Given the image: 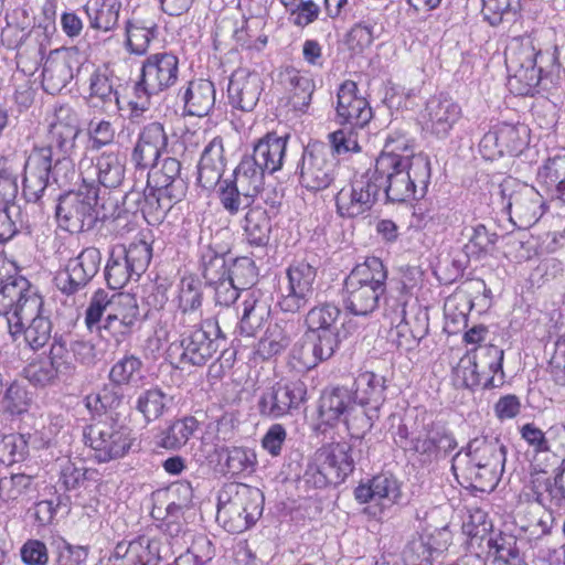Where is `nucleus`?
<instances>
[{"mask_svg":"<svg viewBox=\"0 0 565 565\" xmlns=\"http://www.w3.org/2000/svg\"><path fill=\"white\" fill-rule=\"evenodd\" d=\"M425 113L427 130L437 139L448 138L462 116L460 105L445 93L428 98Z\"/></svg>","mask_w":565,"mask_h":565,"instance_id":"6ab92c4d","label":"nucleus"},{"mask_svg":"<svg viewBox=\"0 0 565 565\" xmlns=\"http://www.w3.org/2000/svg\"><path fill=\"white\" fill-rule=\"evenodd\" d=\"M230 262V250L224 254H218L216 249H204L201 255L203 276L209 282H212L220 277L227 276V264Z\"/></svg>","mask_w":565,"mask_h":565,"instance_id":"864d4df0","label":"nucleus"},{"mask_svg":"<svg viewBox=\"0 0 565 565\" xmlns=\"http://www.w3.org/2000/svg\"><path fill=\"white\" fill-rule=\"evenodd\" d=\"M509 76L508 86L512 94L522 97H535L551 94L565 83V68L559 62V49L552 45L535 49L522 45L505 60Z\"/></svg>","mask_w":565,"mask_h":565,"instance_id":"f03ea898","label":"nucleus"},{"mask_svg":"<svg viewBox=\"0 0 565 565\" xmlns=\"http://www.w3.org/2000/svg\"><path fill=\"white\" fill-rule=\"evenodd\" d=\"M269 299L259 289L243 294L242 315L238 323L241 334L254 337L270 317Z\"/></svg>","mask_w":565,"mask_h":565,"instance_id":"b1692460","label":"nucleus"},{"mask_svg":"<svg viewBox=\"0 0 565 565\" xmlns=\"http://www.w3.org/2000/svg\"><path fill=\"white\" fill-rule=\"evenodd\" d=\"M178 75L179 58L173 53L161 52L147 56L132 87L135 99L126 100L130 117H139L147 111L151 97L174 85Z\"/></svg>","mask_w":565,"mask_h":565,"instance_id":"423d86ee","label":"nucleus"},{"mask_svg":"<svg viewBox=\"0 0 565 565\" xmlns=\"http://www.w3.org/2000/svg\"><path fill=\"white\" fill-rule=\"evenodd\" d=\"M356 129L360 128L347 125L328 135L329 143L327 145L332 156L338 158L341 154L361 152L362 148L359 145Z\"/></svg>","mask_w":565,"mask_h":565,"instance_id":"c03bdc74","label":"nucleus"},{"mask_svg":"<svg viewBox=\"0 0 565 565\" xmlns=\"http://www.w3.org/2000/svg\"><path fill=\"white\" fill-rule=\"evenodd\" d=\"M124 168L119 163L99 159L94 163L93 158L84 157L78 162V178L81 184L77 190L73 189V209L81 225L78 233L83 234L94 230L99 222L96 210L98 204L99 184L105 188H115L119 184Z\"/></svg>","mask_w":565,"mask_h":565,"instance_id":"20e7f679","label":"nucleus"},{"mask_svg":"<svg viewBox=\"0 0 565 565\" xmlns=\"http://www.w3.org/2000/svg\"><path fill=\"white\" fill-rule=\"evenodd\" d=\"M353 399L362 405L380 408L385 399V379L374 372L360 373L354 381Z\"/></svg>","mask_w":565,"mask_h":565,"instance_id":"c9c22d12","label":"nucleus"},{"mask_svg":"<svg viewBox=\"0 0 565 565\" xmlns=\"http://www.w3.org/2000/svg\"><path fill=\"white\" fill-rule=\"evenodd\" d=\"M231 266L228 267L227 277L232 279L237 287L242 288L243 294L248 290V286L253 285L257 278V268L252 258L231 257Z\"/></svg>","mask_w":565,"mask_h":565,"instance_id":"8fccbe9b","label":"nucleus"},{"mask_svg":"<svg viewBox=\"0 0 565 565\" xmlns=\"http://www.w3.org/2000/svg\"><path fill=\"white\" fill-rule=\"evenodd\" d=\"M529 484L535 500L541 504L565 505V462L552 478L546 471H533Z\"/></svg>","mask_w":565,"mask_h":565,"instance_id":"393cba45","label":"nucleus"},{"mask_svg":"<svg viewBox=\"0 0 565 565\" xmlns=\"http://www.w3.org/2000/svg\"><path fill=\"white\" fill-rule=\"evenodd\" d=\"M82 436L98 462L124 457L134 443L131 429L113 417L85 426Z\"/></svg>","mask_w":565,"mask_h":565,"instance_id":"1a4fd4ad","label":"nucleus"},{"mask_svg":"<svg viewBox=\"0 0 565 565\" xmlns=\"http://www.w3.org/2000/svg\"><path fill=\"white\" fill-rule=\"evenodd\" d=\"M291 326L288 322L269 324L255 348V354L268 360L280 354L291 342Z\"/></svg>","mask_w":565,"mask_h":565,"instance_id":"f704fd0d","label":"nucleus"},{"mask_svg":"<svg viewBox=\"0 0 565 565\" xmlns=\"http://www.w3.org/2000/svg\"><path fill=\"white\" fill-rule=\"evenodd\" d=\"M32 484V478L24 473L11 475L0 479V500L13 502L24 495Z\"/></svg>","mask_w":565,"mask_h":565,"instance_id":"052dcab7","label":"nucleus"},{"mask_svg":"<svg viewBox=\"0 0 565 565\" xmlns=\"http://www.w3.org/2000/svg\"><path fill=\"white\" fill-rule=\"evenodd\" d=\"M109 380L118 386H140L145 380L142 361L134 354L124 355L111 366Z\"/></svg>","mask_w":565,"mask_h":565,"instance_id":"4c0bfd02","label":"nucleus"},{"mask_svg":"<svg viewBox=\"0 0 565 565\" xmlns=\"http://www.w3.org/2000/svg\"><path fill=\"white\" fill-rule=\"evenodd\" d=\"M181 99L184 104V116L205 117L215 105L214 83L204 78L190 81L181 93Z\"/></svg>","mask_w":565,"mask_h":565,"instance_id":"a878e982","label":"nucleus"},{"mask_svg":"<svg viewBox=\"0 0 565 565\" xmlns=\"http://www.w3.org/2000/svg\"><path fill=\"white\" fill-rule=\"evenodd\" d=\"M264 495L259 489L243 483H230L218 495L217 521L230 533H242L262 516Z\"/></svg>","mask_w":565,"mask_h":565,"instance_id":"0eeeda50","label":"nucleus"},{"mask_svg":"<svg viewBox=\"0 0 565 565\" xmlns=\"http://www.w3.org/2000/svg\"><path fill=\"white\" fill-rule=\"evenodd\" d=\"M220 328L213 320H206L201 328L184 334L177 348L180 351L181 365L202 366L218 350L217 337Z\"/></svg>","mask_w":565,"mask_h":565,"instance_id":"4468645a","label":"nucleus"},{"mask_svg":"<svg viewBox=\"0 0 565 565\" xmlns=\"http://www.w3.org/2000/svg\"><path fill=\"white\" fill-rule=\"evenodd\" d=\"M263 90V83L257 76H246L242 79L230 77L227 84V98L233 108L242 111H252Z\"/></svg>","mask_w":565,"mask_h":565,"instance_id":"c756f323","label":"nucleus"},{"mask_svg":"<svg viewBox=\"0 0 565 565\" xmlns=\"http://www.w3.org/2000/svg\"><path fill=\"white\" fill-rule=\"evenodd\" d=\"M387 270L379 257H367L344 280L343 302L355 316H367L377 307L386 288Z\"/></svg>","mask_w":565,"mask_h":565,"instance_id":"39448f33","label":"nucleus"},{"mask_svg":"<svg viewBox=\"0 0 565 565\" xmlns=\"http://www.w3.org/2000/svg\"><path fill=\"white\" fill-rule=\"evenodd\" d=\"M316 277V267L305 260L296 262L287 269L288 284L301 289L310 296H313Z\"/></svg>","mask_w":565,"mask_h":565,"instance_id":"603ef678","label":"nucleus"},{"mask_svg":"<svg viewBox=\"0 0 565 565\" xmlns=\"http://www.w3.org/2000/svg\"><path fill=\"white\" fill-rule=\"evenodd\" d=\"M28 440L24 435L9 434L0 439L1 461L13 463L23 460L28 455Z\"/></svg>","mask_w":565,"mask_h":565,"instance_id":"4d7b16f0","label":"nucleus"},{"mask_svg":"<svg viewBox=\"0 0 565 565\" xmlns=\"http://www.w3.org/2000/svg\"><path fill=\"white\" fill-rule=\"evenodd\" d=\"M157 35V26L150 28L139 25L127 21L125 46L127 51L135 55H145L149 49L151 41Z\"/></svg>","mask_w":565,"mask_h":565,"instance_id":"a18cd8bd","label":"nucleus"},{"mask_svg":"<svg viewBox=\"0 0 565 565\" xmlns=\"http://www.w3.org/2000/svg\"><path fill=\"white\" fill-rule=\"evenodd\" d=\"M70 193V190H65L61 193L55 207V221L57 224L55 230V244L58 245V247L66 245L71 237V209L65 206Z\"/></svg>","mask_w":565,"mask_h":565,"instance_id":"69168bd1","label":"nucleus"},{"mask_svg":"<svg viewBox=\"0 0 565 565\" xmlns=\"http://www.w3.org/2000/svg\"><path fill=\"white\" fill-rule=\"evenodd\" d=\"M415 139L409 137L405 131L393 130L387 134L382 151L379 154L417 157L415 152Z\"/></svg>","mask_w":565,"mask_h":565,"instance_id":"5fc2aeb1","label":"nucleus"},{"mask_svg":"<svg viewBox=\"0 0 565 565\" xmlns=\"http://www.w3.org/2000/svg\"><path fill=\"white\" fill-rule=\"evenodd\" d=\"M128 563L148 565L159 555L158 542L147 535H140L127 545Z\"/></svg>","mask_w":565,"mask_h":565,"instance_id":"09e8293b","label":"nucleus"},{"mask_svg":"<svg viewBox=\"0 0 565 565\" xmlns=\"http://www.w3.org/2000/svg\"><path fill=\"white\" fill-rule=\"evenodd\" d=\"M85 71L89 73V90L90 96L102 99L104 105L114 104V111L124 109V99L120 92L114 88L105 74H100L93 63H81L77 67L76 76Z\"/></svg>","mask_w":565,"mask_h":565,"instance_id":"72a5a7b5","label":"nucleus"},{"mask_svg":"<svg viewBox=\"0 0 565 565\" xmlns=\"http://www.w3.org/2000/svg\"><path fill=\"white\" fill-rule=\"evenodd\" d=\"M341 310L338 306L329 302L312 307L306 315L308 332L321 339H331V343L338 347V321Z\"/></svg>","mask_w":565,"mask_h":565,"instance_id":"bb28decb","label":"nucleus"},{"mask_svg":"<svg viewBox=\"0 0 565 565\" xmlns=\"http://www.w3.org/2000/svg\"><path fill=\"white\" fill-rule=\"evenodd\" d=\"M365 173L384 192V203H408L416 199L418 189L425 198L431 180V161L427 153L417 157L379 154L374 167Z\"/></svg>","mask_w":565,"mask_h":565,"instance_id":"7ed1b4c3","label":"nucleus"},{"mask_svg":"<svg viewBox=\"0 0 565 565\" xmlns=\"http://www.w3.org/2000/svg\"><path fill=\"white\" fill-rule=\"evenodd\" d=\"M492 565H527L512 534L499 533L488 540Z\"/></svg>","mask_w":565,"mask_h":565,"instance_id":"e433bc0d","label":"nucleus"},{"mask_svg":"<svg viewBox=\"0 0 565 565\" xmlns=\"http://www.w3.org/2000/svg\"><path fill=\"white\" fill-rule=\"evenodd\" d=\"M0 316H3L12 338L21 335V321H30L22 335L25 344L36 351L51 338L52 323L43 315V299L25 277L11 278L0 285Z\"/></svg>","mask_w":565,"mask_h":565,"instance_id":"f257e3e1","label":"nucleus"},{"mask_svg":"<svg viewBox=\"0 0 565 565\" xmlns=\"http://www.w3.org/2000/svg\"><path fill=\"white\" fill-rule=\"evenodd\" d=\"M167 200L166 195L161 192L154 191L151 188L145 186L142 191V217L151 224V222L160 221L167 211L172 206V202L164 203Z\"/></svg>","mask_w":565,"mask_h":565,"instance_id":"6e6d98bb","label":"nucleus"},{"mask_svg":"<svg viewBox=\"0 0 565 565\" xmlns=\"http://www.w3.org/2000/svg\"><path fill=\"white\" fill-rule=\"evenodd\" d=\"M434 548L423 537L413 540L404 550L403 556L406 565H430Z\"/></svg>","mask_w":565,"mask_h":565,"instance_id":"774afa93","label":"nucleus"},{"mask_svg":"<svg viewBox=\"0 0 565 565\" xmlns=\"http://www.w3.org/2000/svg\"><path fill=\"white\" fill-rule=\"evenodd\" d=\"M406 299L404 295L398 297L390 296L385 299L384 319L388 321L392 328L397 330V334H405L407 332L406 319Z\"/></svg>","mask_w":565,"mask_h":565,"instance_id":"13d9d810","label":"nucleus"},{"mask_svg":"<svg viewBox=\"0 0 565 565\" xmlns=\"http://www.w3.org/2000/svg\"><path fill=\"white\" fill-rule=\"evenodd\" d=\"M289 83L292 90L290 102L294 109L306 113L311 103L312 94L316 89L315 81L308 75H302L299 72H295L290 76Z\"/></svg>","mask_w":565,"mask_h":565,"instance_id":"49530a36","label":"nucleus"},{"mask_svg":"<svg viewBox=\"0 0 565 565\" xmlns=\"http://www.w3.org/2000/svg\"><path fill=\"white\" fill-rule=\"evenodd\" d=\"M198 428L194 417H185L175 420L159 437V446L166 449H180L183 447Z\"/></svg>","mask_w":565,"mask_h":565,"instance_id":"ea45409f","label":"nucleus"},{"mask_svg":"<svg viewBox=\"0 0 565 565\" xmlns=\"http://www.w3.org/2000/svg\"><path fill=\"white\" fill-rule=\"evenodd\" d=\"M354 402L353 394L345 387L324 391L319 404L321 420L328 425H333L341 416L347 415Z\"/></svg>","mask_w":565,"mask_h":565,"instance_id":"473e14b6","label":"nucleus"},{"mask_svg":"<svg viewBox=\"0 0 565 565\" xmlns=\"http://www.w3.org/2000/svg\"><path fill=\"white\" fill-rule=\"evenodd\" d=\"M68 166L67 158L58 159L52 166L51 148L33 149L24 162L22 193L25 200L36 202L41 199L49 184L50 174L58 186L67 185Z\"/></svg>","mask_w":565,"mask_h":565,"instance_id":"9d476101","label":"nucleus"},{"mask_svg":"<svg viewBox=\"0 0 565 565\" xmlns=\"http://www.w3.org/2000/svg\"><path fill=\"white\" fill-rule=\"evenodd\" d=\"M31 396L26 388L18 382H13L6 390L0 399V407L10 415H20L28 411Z\"/></svg>","mask_w":565,"mask_h":565,"instance_id":"3c124183","label":"nucleus"},{"mask_svg":"<svg viewBox=\"0 0 565 565\" xmlns=\"http://www.w3.org/2000/svg\"><path fill=\"white\" fill-rule=\"evenodd\" d=\"M373 118L369 100L360 94L358 83L343 81L337 88L334 121L340 126L352 125L363 129Z\"/></svg>","mask_w":565,"mask_h":565,"instance_id":"dca6fc26","label":"nucleus"},{"mask_svg":"<svg viewBox=\"0 0 565 565\" xmlns=\"http://www.w3.org/2000/svg\"><path fill=\"white\" fill-rule=\"evenodd\" d=\"M105 277L111 289L124 287L132 278L127 263L122 256H119L117 249H111L110 257L105 268Z\"/></svg>","mask_w":565,"mask_h":565,"instance_id":"bf43d9fd","label":"nucleus"},{"mask_svg":"<svg viewBox=\"0 0 565 565\" xmlns=\"http://www.w3.org/2000/svg\"><path fill=\"white\" fill-rule=\"evenodd\" d=\"M202 281L192 275L184 276L179 284V308L183 312L195 311L202 305Z\"/></svg>","mask_w":565,"mask_h":565,"instance_id":"de8ad7c7","label":"nucleus"},{"mask_svg":"<svg viewBox=\"0 0 565 565\" xmlns=\"http://www.w3.org/2000/svg\"><path fill=\"white\" fill-rule=\"evenodd\" d=\"M168 150V135L163 124L152 121L145 125L138 134L131 151V162L136 170L154 168L161 156Z\"/></svg>","mask_w":565,"mask_h":565,"instance_id":"f3484780","label":"nucleus"},{"mask_svg":"<svg viewBox=\"0 0 565 565\" xmlns=\"http://www.w3.org/2000/svg\"><path fill=\"white\" fill-rule=\"evenodd\" d=\"M467 462L505 466L507 448L495 436H479L471 439L466 448Z\"/></svg>","mask_w":565,"mask_h":565,"instance_id":"cd10ccee","label":"nucleus"},{"mask_svg":"<svg viewBox=\"0 0 565 565\" xmlns=\"http://www.w3.org/2000/svg\"><path fill=\"white\" fill-rule=\"evenodd\" d=\"M267 171L259 166L258 161L250 154H244L238 166L234 169L232 178L238 180L243 188V196L246 205H249L254 198L264 189Z\"/></svg>","mask_w":565,"mask_h":565,"instance_id":"c85d7f7f","label":"nucleus"},{"mask_svg":"<svg viewBox=\"0 0 565 565\" xmlns=\"http://www.w3.org/2000/svg\"><path fill=\"white\" fill-rule=\"evenodd\" d=\"M339 166V158L332 156L326 142L311 140L303 147L295 174L298 175L299 184L302 188L311 192H319L334 182Z\"/></svg>","mask_w":565,"mask_h":565,"instance_id":"9b49d317","label":"nucleus"},{"mask_svg":"<svg viewBox=\"0 0 565 565\" xmlns=\"http://www.w3.org/2000/svg\"><path fill=\"white\" fill-rule=\"evenodd\" d=\"M290 134L279 136L276 131H268L253 145L252 157L267 171L268 175L280 171L286 157Z\"/></svg>","mask_w":565,"mask_h":565,"instance_id":"4be33fe9","label":"nucleus"},{"mask_svg":"<svg viewBox=\"0 0 565 565\" xmlns=\"http://www.w3.org/2000/svg\"><path fill=\"white\" fill-rule=\"evenodd\" d=\"M503 350L497 345L484 347L478 354H466L455 367L456 384L467 388L501 385L503 383Z\"/></svg>","mask_w":565,"mask_h":565,"instance_id":"6e6552de","label":"nucleus"},{"mask_svg":"<svg viewBox=\"0 0 565 565\" xmlns=\"http://www.w3.org/2000/svg\"><path fill=\"white\" fill-rule=\"evenodd\" d=\"M531 130L525 124L498 121L481 137L478 149L484 161L505 156L519 157L530 145Z\"/></svg>","mask_w":565,"mask_h":565,"instance_id":"ddd939ff","label":"nucleus"},{"mask_svg":"<svg viewBox=\"0 0 565 565\" xmlns=\"http://www.w3.org/2000/svg\"><path fill=\"white\" fill-rule=\"evenodd\" d=\"M373 41V26L363 22L355 23L344 35V44L354 55L363 53Z\"/></svg>","mask_w":565,"mask_h":565,"instance_id":"0e129e2a","label":"nucleus"},{"mask_svg":"<svg viewBox=\"0 0 565 565\" xmlns=\"http://www.w3.org/2000/svg\"><path fill=\"white\" fill-rule=\"evenodd\" d=\"M525 0H481V15L492 28L503 23L514 24L523 20V2Z\"/></svg>","mask_w":565,"mask_h":565,"instance_id":"2f4dec72","label":"nucleus"},{"mask_svg":"<svg viewBox=\"0 0 565 565\" xmlns=\"http://www.w3.org/2000/svg\"><path fill=\"white\" fill-rule=\"evenodd\" d=\"M504 471V466H493L487 463L467 462L465 475L469 479L471 487L480 492L493 491Z\"/></svg>","mask_w":565,"mask_h":565,"instance_id":"58836bf2","label":"nucleus"},{"mask_svg":"<svg viewBox=\"0 0 565 565\" xmlns=\"http://www.w3.org/2000/svg\"><path fill=\"white\" fill-rule=\"evenodd\" d=\"M139 318L137 299L129 294L113 295V302L103 329L114 337L126 335Z\"/></svg>","mask_w":565,"mask_h":565,"instance_id":"5701e85b","label":"nucleus"},{"mask_svg":"<svg viewBox=\"0 0 565 565\" xmlns=\"http://www.w3.org/2000/svg\"><path fill=\"white\" fill-rule=\"evenodd\" d=\"M71 78L70 66L66 63H49L43 68V88L51 95L62 92Z\"/></svg>","mask_w":565,"mask_h":565,"instance_id":"680f3d73","label":"nucleus"},{"mask_svg":"<svg viewBox=\"0 0 565 565\" xmlns=\"http://www.w3.org/2000/svg\"><path fill=\"white\" fill-rule=\"evenodd\" d=\"M331 339H321L307 332L291 349L292 366L299 371L311 370L331 358L337 349Z\"/></svg>","mask_w":565,"mask_h":565,"instance_id":"412c9836","label":"nucleus"},{"mask_svg":"<svg viewBox=\"0 0 565 565\" xmlns=\"http://www.w3.org/2000/svg\"><path fill=\"white\" fill-rule=\"evenodd\" d=\"M113 296L109 297L108 292L104 289H98L94 292L90 298L89 305L85 311V326L89 331L94 329L100 330L103 326H100V319L104 311L111 306Z\"/></svg>","mask_w":565,"mask_h":565,"instance_id":"e2e57ef3","label":"nucleus"},{"mask_svg":"<svg viewBox=\"0 0 565 565\" xmlns=\"http://www.w3.org/2000/svg\"><path fill=\"white\" fill-rule=\"evenodd\" d=\"M172 397L162 390L153 387L142 392L136 402V408L143 415L147 422L161 417L171 404Z\"/></svg>","mask_w":565,"mask_h":565,"instance_id":"a19ab883","label":"nucleus"},{"mask_svg":"<svg viewBox=\"0 0 565 565\" xmlns=\"http://www.w3.org/2000/svg\"><path fill=\"white\" fill-rule=\"evenodd\" d=\"M536 179L552 198L565 202V153L548 157L537 169Z\"/></svg>","mask_w":565,"mask_h":565,"instance_id":"7c9ffc66","label":"nucleus"},{"mask_svg":"<svg viewBox=\"0 0 565 565\" xmlns=\"http://www.w3.org/2000/svg\"><path fill=\"white\" fill-rule=\"evenodd\" d=\"M147 188L161 192L169 202H179L186 191V184L182 178L172 179L154 168H148Z\"/></svg>","mask_w":565,"mask_h":565,"instance_id":"79ce46f5","label":"nucleus"},{"mask_svg":"<svg viewBox=\"0 0 565 565\" xmlns=\"http://www.w3.org/2000/svg\"><path fill=\"white\" fill-rule=\"evenodd\" d=\"M354 402L345 415V424L352 436L362 437L379 418V408Z\"/></svg>","mask_w":565,"mask_h":565,"instance_id":"37998d69","label":"nucleus"},{"mask_svg":"<svg viewBox=\"0 0 565 565\" xmlns=\"http://www.w3.org/2000/svg\"><path fill=\"white\" fill-rule=\"evenodd\" d=\"M307 386L302 381L286 384L276 383L263 391L258 399V411L262 416L277 419L290 413L305 402Z\"/></svg>","mask_w":565,"mask_h":565,"instance_id":"2eb2a0df","label":"nucleus"},{"mask_svg":"<svg viewBox=\"0 0 565 565\" xmlns=\"http://www.w3.org/2000/svg\"><path fill=\"white\" fill-rule=\"evenodd\" d=\"M25 379L35 386L50 384L60 373L49 360H39L29 363L23 370Z\"/></svg>","mask_w":565,"mask_h":565,"instance_id":"338daca9","label":"nucleus"},{"mask_svg":"<svg viewBox=\"0 0 565 565\" xmlns=\"http://www.w3.org/2000/svg\"><path fill=\"white\" fill-rule=\"evenodd\" d=\"M351 451L347 443L332 444L318 450L305 471L306 483L324 488L343 482L354 469Z\"/></svg>","mask_w":565,"mask_h":565,"instance_id":"f8f14e48","label":"nucleus"},{"mask_svg":"<svg viewBox=\"0 0 565 565\" xmlns=\"http://www.w3.org/2000/svg\"><path fill=\"white\" fill-rule=\"evenodd\" d=\"M354 497L360 503L374 502L382 509L391 508L402 498L401 483L393 475L380 473L359 484Z\"/></svg>","mask_w":565,"mask_h":565,"instance_id":"aec40b11","label":"nucleus"},{"mask_svg":"<svg viewBox=\"0 0 565 565\" xmlns=\"http://www.w3.org/2000/svg\"><path fill=\"white\" fill-rule=\"evenodd\" d=\"M381 189L364 172L360 179L351 184L348 199H344L343 190L335 195L337 213L341 217L355 218L367 214L379 201Z\"/></svg>","mask_w":565,"mask_h":565,"instance_id":"a211bd4d","label":"nucleus"}]
</instances>
